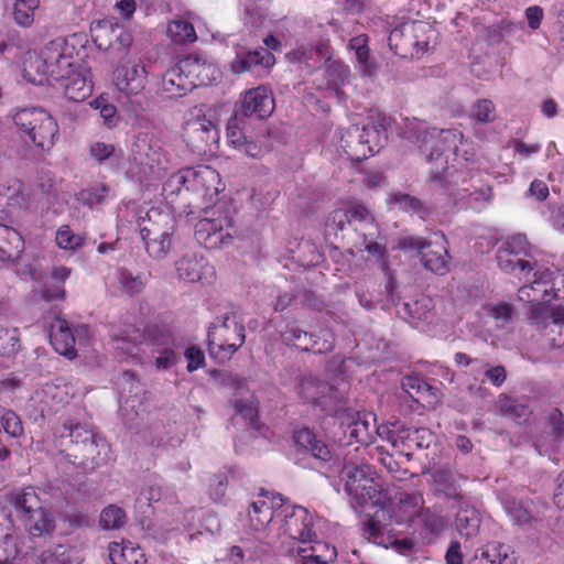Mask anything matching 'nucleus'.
Here are the masks:
<instances>
[{"mask_svg":"<svg viewBox=\"0 0 564 564\" xmlns=\"http://www.w3.org/2000/svg\"><path fill=\"white\" fill-rule=\"evenodd\" d=\"M399 247L404 251H417L424 268L431 272L444 275L449 270L448 242L443 232H435L431 240L405 237L400 240Z\"/></svg>","mask_w":564,"mask_h":564,"instance_id":"9","label":"nucleus"},{"mask_svg":"<svg viewBox=\"0 0 564 564\" xmlns=\"http://www.w3.org/2000/svg\"><path fill=\"white\" fill-rule=\"evenodd\" d=\"M349 434L359 443H366L370 438V424L364 414H358V420L354 422Z\"/></svg>","mask_w":564,"mask_h":564,"instance_id":"64","label":"nucleus"},{"mask_svg":"<svg viewBox=\"0 0 564 564\" xmlns=\"http://www.w3.org/2000/svg\"><path fill=\"white\" fill-rule=\"evenodd\" d=\"M464 134L457 129H436L433 128L426 132L420 151L424 154L429 162L433 163V167H442L447 170V156L445 152H453L455 156H460L459 145H464ZM473 153L467 150L464 151L462 156L468 161Z\"/></svg>","mask_w":564,"mask_h":564,"instance_id":"7","label":"nucleus"},{"mask_svg":"<svg viewBox=\"0 0 564 564\" xmlns=\"http://www.w3.org/2000/svg\"><path fill=\"white\" fill-rule=\"evenodd\" d=\"M278 517L283 522V533L290 539L302 543L315 540V519L306 508L292 506L284 499V506L278 511Z\"/></svg>","mask_w":564,"mask_h":564,"instance_id":"15","label":"nucleus"},{"mask_svg":"<svg viewBox=\"0 0 564 564\" xmlns=\"http://www.w3.org/2000/svg\"><path fill=\"white\" fill-rule=\"evenodd\" d=\"M166 34L176 44L194 43L197 34L194 25L187 20H172L167 24Z\"/></svg>","mask_w":564,"mask_h":564,"instance_id":"38","label":"nucleus"},{"mask_svg":"<svg viewBox=\"0 0 564 564\" xmlns=\"http://www.w3.org/2000/svg\"><path fill=\"white\" fill-rule=\"evenodd\" d=\"M274 55L265 48L238 54L230 63V70L234 74H242L252 70L257 66L270 68L274 65Z\"/></svg>","mask_w":564,"mask_h":564,"instance_id":"27","label":"nucleus"},{"mask_svg":"<svg viewBox=\"0 0 564 564\" xmlns=\"http://www.w3.org/2000/svg\"><path fill=\"white\" fill-rule=\"evenodd\" d=\"M126 512L116 505H109L102 509L99 517V524L105 530L120 529L126 523Z\"/></svg>","mask_w":564,"mask_h":564,"instance_id":"45","label":"nucleus"},{"mask_svg":"<svg viewBox=\"0 0 564 564\" xmlns=\"http://www.w3.org/2000/svg\"><path fill=\"white\" fill-rule=\"evenodd\" d=\"M187 169H183L172 174L163 184V192L166 197L180 195L183 192L188 194V175Z\"/></svg>","mask_w":564,"mask_h":564,"instance_id":"52","label":"nucleus"},{"mask_svg":"<svg viewBox=\"0 0 564 564\" xmlns=\"http://www.w3.org/2000/svg\"><path fill=\"white\" fill-rule=\"evenodd\" d=\"M24 249L21 234L7 225L0 224V261H15Z\"/></svg>","mask_w":564,"mask_h":564,"instance_id":"29","label":"nucleus"},{"mask_svg":"<svg viewBox=\"0 0 564 564\" xmlns=\"http://www.w3.org/2000/svg\"><path fill=\"white\" fill-rule=\"evenodd\" d=\"M210 70L215 69L199 57L185 56L162 75V89L173 97L184 96L195 87L208 85Z\"/></svg>","mask_w":564,"mask_h":564,"instance_id":"3","label":"nucleus"},{"mask_svg":"<svg viewBox=\"0 0 564 564\" xmlns=\"http://www.w3.org/2000/svg\"><path fill=\"white\" fill-rule=\"evenodd\" d=\"M284 506V497L280 494L261 491L250 502L247 517L249 525L254 531H261L274 519H279L278 511Z\"/></svg>","mask_w":564,"mask_h":564,"instance_id":"17","label":"nucleus"},{"mask_svg":"<svg viewBox=\"0 0 564 564\" xmlns=\"http://www.w3.org/2000/svg\"><path fill=\"white\" fill-rule=\"evenodd\" d=\"M65 39L58 37L48 42L41 51L39 57L31 63V67L51 80H64L72 73L74 58L67 53Z\"/></svg>","mask_w":564,"mask_h":564,"instance_id":"11","label":"nucleus"},{"mask_svg":"<svg viewBox=\"0 0 564 564\" xmlns=\"http://www.w3.org/2000/svg\"><path fill=\"white\" fill-rule=\"evenodd\" d=\"M387 527L381 524L377 517L368 519L364 524L362 535L370 542L387 547L392 543L391 538L386 534Z\"/></svg>","mask_w":564,"mask_h":564,"instance_id":"42","label":"nucleus"},{"mask_svg":"<svg viewBox=\"0 0 564 564\" xmlns=\"http://www.w3.org/2000/svg\"><path fill=\"white\" fill-rule=\"evenodd\" d=\"M18 555L14 536L8 527L0 524V564H8Z\"/></svg>","mask_w":564,"mask_h":564,"instance_id":"50","label":"nucleus"},{"mask_svg":"<svg viewBox=\"0 0 564 564\" xmlns=\"http://www.w3.org/2000/svg\"><path fill=\"white\" fill-rule=\"evenodd\" d=\"M37 564H77L70 552L63 545H57L54 550L43 551L39 556Z\"/></svg>","mask_w":564,"mask_h":564,"instance_id":"53","label":"nucleus"},{"mask_svg":"<svg viewBox=\"0 0 564 564\" xmlns=\"http://www.w3.org/2000/svg\"><path fill=\"white\" fill-rule=\"evenodd\" d=\"M1 429L12 438H20L23 433V423L21 417L11 409H8L0 417Z\"/></svg>","mask_w":564,"mask_h":564,"instance_id":"54","label":"nucleus"},{"mask_svg":"<svg viewBox=\"0 0 564 564\" xmlns=\"http://www.w3.org/2000/svg\"><path fill=\"white\" fill-rule=\"evenodd\" d=\"M184 138L194 151L206 153L219 141V130L214 121L207 118L203 106L193 107L186 115Z\"/></svg>","mask_w":564,"mask_h":564,"instance_id":"10","label":"nucleus"},{"mask_svg":"<svg viewBox=\"0 0 564 564\" xmlns=\"http://www.w3.org/2000/svg\"><path fill=\"white\" fill-rule=\"evenodd\" d=\"M245 341V326L235 316L226 315L220 324L208 329V351L218 362L230 360Z\"/></svg>","mask_w":564,"mask_h":564,"instance_id":"8","label":"nucleus"},{"mask_svg":"<svg viewBox=\"0 0 564 564\" xmlns=\"http://www.w3.org/2000/svg\"><path fill=\"white\" fill-rule=\"evenodd\" d=\"M147 84L148 70L141 61L120 63L113 70V85L128 99L139 96Z\"/></svg>","mask_w":564,"mask_h":564,"instance_id":"19","label":"nucleus"},{"mask_svg":"<svg viewBox=\"0 0 564 564\" xmlns=\"http://www.w3.org/2000/svg\"><path fill=\"white\" fill-rule=\"evenodd\" d=\"M481 519L475 508H460L455 517V525L458 533L466 540L476 538L479 533Z\"/></svg>","mask_w":564,"mask_h":564,"instance_id":"35","label":"nucleus"},{"mask_svg":"<svg viewBox=\"0 0 564 564\" xmlns=\"http://www.w3.org/2000/svg\"><path fill=\"white\" fill-rule=\"evenodd\" d=\"M432 32L431 25L426 22H404L391 30L388 45L401 58L419 57L429 50Z\"/></svg>","mask_w":564,"mask_h":564,"instance_id":"6","label":"nucleus"},{"mask_svg":"<svg viewBox=\"0 0 564 564\" xmlns=\"http://www.w3.org/2000/svg\"><path fill=\"white\" fill-rule=\"evenodd\" d=\"M470 117L478 123H490L497 117L496 107L491 100L480 99L473 106Z\"/></svg>","mask_w":564,"mask_h":564,"instance_id":"55","label":"nucleus"},{"mask_svg":"<svg viewBox=\"0 0 564 564\" xmlns=\"http://www.w3.org/2000/svg\"><path fill=\"white\" fill-rule=\"evenodd\" d=\"M499 249L506 250L512 257L524 258L529 253V242L524 235H516L508 238Z\"/></svg>","mask_w":564,"mask_h":564,"instance_id":"60","label":"nucleus"},{"mask_svg":"<svg viewBox=\"0 0 564 564\" xmlns=\"http://www.w3.org/2000/svg\"><path fill=\"white\" fill-rule=\"evenodd\" d=\"M508 551L509 546L502 543H488L476 550L468 564H513Z\"/></svg>","mask_w":564,"mask_h":564,"instance_id":"32","label":"nucleus"},{"mask_svg":"<svg viewBox=\"0 0 564 564\" xmlns=\"http://www.w3.org/2000/svg\"><path fill=\"white\" fill-rule=\"evenodd\" d=\"M313 545L307 549H300L299 554L304 560V564H329L337 558V550L328 542L317 541V536L312 542Z\"/></svg>","mask_w":564,"mask_h":564,"instance_id":"33","label":"nucleus"},{"mask_svg":"<svg viewBox=\"0 0 564 564\" xmlns=\"http://www.w3.org/2000/svg\"><path fill=\"white\" fill-rule=\"evenodd\" d=\"M118 281L122 290L129 295L139 294L144 288L142 279L139 275H133L127 269H121L119 271Z\"/></svg>","mask_w":564,"mask_h":564,"instance_id":"59","label":"nucleus"},{"mask_svg":"<svg viewBox=\"0 0 564 564\" xmlns=\"http://www.w3.org/2000/svg\"><path fill=\"white\" fill-rule=\"evenodd\" d=\"M151 258L163 259L172 248V237H141Z\"/></svg>","mask_w":564,"mask_h":564,"instance_id":"49","label":"nucleus"},{"mask_svg":"<svg viewBox=\"0 0 564 564\" xmlns=\"http://www.w3.org/2000/svg\"><path fill=\"white\" fill-rule=\"evenodd\" d=\"M93 40L99 50L123 52L133 42L132 34L113 18H105L93 29Z\"/></svg>","mask_w":564,"mask_h":564,"instance_id":"16","label":"nucleus"},{"mask_svg":"<svg viewBox=\"0 0 564 564\" xmlns=\"http://www.w3.org/2000/svg\"><path fill=\"white\" fill-rule=\"evenodd\" d=\"M243 120L245 118L241 115L235 113L227 121V142L235 149H241L242 144L248 138L245 133Z\"/></svg>","mask_w":564,"mask_h":564,"instance_id":"43","label":"nucleus"},{"mask_svg":"<svg viewBox=\"0 0 564 564\" xmlns=\"http://www.w3.org/2000/svg\"><path fill=\"white\" fill-rule=\"evenodd\" d=\"M343 473L346 478L345 490L356 507H364L368 501L379 502L380 489L370 465H345Z\"/></svg>","mask_w":564,"mask_h":564,"instance_id":"12","label":"nucleus"},{"mask_svg":"<svg viewBox=\"0 0 564 564\" xmlns=\"http://www.w3.org/2000/svg\"><path fill=\"white\" fill-rule=\"evenodd\" d=\"M432 480L436 490L442 492L447 499L460 501L463 495L460 492V486L458 478H464L448 467H440L432 471Z\"/></svg>","mask_w":564,"mask_h":564,"instance_id":"28","label":"nucleus"},{"mask_svg":"<svg viewBox=\"0 0 564 564\" xmlns=\"http://www.w3.org/2000/svg\"><path fill=\"white\" fill-rule=\"evenodd\" d=\"M484 312L502 325L511 322L513 315L512 305L507 302L489 303L482 306Z\"/></svg>","mask_w":564,"mask_h":564,"instance_id":"56","label":"nucleus"},{"mask_svg":"<svg viewBox=\"0 0 564 564\" xmlns=\"http://www.w3.org/2000/svg\"><path fill=\"white\" fill-rule=\"evenodd\" d=\"M90 106L95 110L99 111V115L104 119L106 124L111 126L115 123L117 108L109 101L108 97L100 95L90 102Z\"/></svg>","mask_w":564,"mask_h":564,"instance_id":"61","label":"nucleus"},{"mask_svg":"<svg viewBox=\"0 0 564 564\" xmlns=\"http://www.w3.org/2000/svg\"><path fill=\"white\" fill-rule=\"evenodd\" d=\"M141 237H172L175 229L173 216L165 210L152 207L144 217H139Z\"/></svg>","mask_w":564,"mask_h":564,"instance_id":"20","label":"nucleus"},{"mask_svg":"<svg viewBox=\"0 0 564 564\" xmlns=\"http://www.w3.org/2000/svg\"><path fill=\"white\" fill-rule=\"evenodd\" d=\"M424 499L419 491H398L394 496L393 520L397 524L412 522L423 510Z\"/></svg>","mask_w":564,"mask_h":564,"instance_id":"22","label":"nucleus"},{"mask_svg":"<svg viewBox=\"0 0 564 564\" xmlns=\"http://www.w3.org/2000/svg\"><path fill=\"white\" fill-rule=\"evenodd\" d=\"M452 182L455 185H458L459 182L463 184L462 189H451L449 192V197L457 204L467 202L474 192L471 184L479 185L481 181L467 172L453 170Z\"/></svg>","mask_w":564,"mask_h":564,"instance_id":"39","label":"nucleus"},{"mask_svg":"<svg viewBox=\"0 0 564 564\" xmlns=\"http://www.w3.org/2000/svg\"><path fill=\"white\" fill-rule=\"evenodd\" d=\"M281 338L288 346L314 354H326L335 347V335L330 329H321L318 335H314L302 329L295 322L285 325Z\"/></svg>","mask_w":564,"mask_h":564,"instance_id":"14","label":"nucleus"},{"mask_svg":"<svg viewBox=\"0 0 564 564\" xmlns=\"http://www.w3.org/2000/svg\"><path fill=\"white\" fill-rule=\"evenodd\" d=\"M64 79V95L68 100L80 102L90 96L93 85L82 75L69 73Z\"/></svg>","mask_w":564,"mask_h":564,"instance_id":"36","label":"nucleus"},{"mask_svg":"<svg viewBox=\"0 0 564 564\" xmlns=\"http://www.w3.org/2000/svg\"><path fill=\"white\" fill-rule=\"evenodd\" d=\"M505 510L516 524H527L532 520L530 511L523 506L522 501L517 499H507Z\"/></svg>","mask_w":564,"mask_h":564,"instance_id":"57","label":"nucleus"},{"mask_svg":"<svg viewBox=\"0 0 564 564\" xmlns=\"http://www.w3.org/2000/svg\"><path fill=\"white\" fill-rule=\"evenodd\" d=\"M188 194L193 195L188 207L202 209L209 207L220 192L221 180L219 173L205 165L197 169L187 167Z\"/></svg>","mask_w":564,"mask_h":564,"instance_id":"13","label":"nucleus"},{"mask_svg":"<svg viewBox=\"0 0 564 564\" xmlns=\"http://www.w3.org/2000/svg\"><path fill=\"white\" fill-rule=\"evenodd\" d=\"M30 198L25 192L24 184L18 178H10L0 183V207L3 208H26Z\"/></svg>","mask_w":564,"mask_h":564,"instance_id":"30","label":"nucleus"},{"mask_svg":"<svg viewBox=\"0 0 564 564\" xmlns=\"http://www.w3.org/2000/svg\"><path fill=\"white\" fill-rule=\"evenodd\" d=\"M17 516L33 536L50 534L55 529L52 512L46 509L33 487H26L13 497Z\"/></svg>","mask_w":564,"mask_h":564,"instance_id":"5","label":"nucleus"},{"mask_svg":"<svg viewBox=\"0 0 564 564\" xmlns=\"http://www.w3.org/2000/svg\"><path fill=\"white\" fill-rule=\"evenodd\" d=\"M293 438L299 452L310 454L322 464L329 463L333 459V452L329 445L308 427L296 430Z\"/></svg>","mask_w":564,"mask_h":564,"instance_id":"21","label":"nucleus"},{"mask_svg":"<svg viewBox=\"0 0 564 564\" xmlns=\"http://www.w3.org/2000/svg\"><path fill=\"white\" fill-rule=\"evenodd\" d=\"M13 121L24 139L41 152H50L59 135L56 119L42 108H24L19 110Z\"/></svg>","mask_w":564,"mask_h":564,"instance_id":"2","label":"nucleus"},{"mask_svg":"<svg viewBox=\"0 0 564 564\" xmlns=\"http://www.w3.org/2000/svg\"><path fill=\"white\" fill-rule=\"evenodd\" d=\"M111 564H147L144 551L129 540L111 542L108 545Z\"/></svg>","mask_w":564,"mask_h":564,"instance_id":"26","label":"nucleus"},{"mask_svg":"<svg viewBox=\"0 0 564 564\" xmlns=\"http://www.w3.org/2000/svg\"><path fill=\"white\" fill-rule=\"evenodd\" d=\"M144 340L153 346L171 347L174 343L172 330L163 324H149L144 328Z\"/></svg>","mask_w":564,"mask_h":564,"instance_id":"41","label":"nucleus"},{"mask_svg":"<svg viewBox=\"0 0 564 564\" xmlns=\"http://www.w3.org/2000/svg\"><path fill=\"white\" fill-rule=\"evenodd\" d=\"M39 7L40 0H15L12 11L14 22L21 28H31Z\"/></svg>","mask_w":564,"mask_h":564,"instance_id":"40","label":"nucleus"},{"mask_svg":"<svg viewBox=\"0 0 564 564\" xmlns=\"http://www.w3.org/2000/svg\"><path fill=\"white\" fill-rule=\"evenodd\" d=\"M453 171H451L447 165V170H442V167H432L431 169V180L437 184L442 188L443 193L449 197L451 189H462L463 184L459 182L458 185L455 183H451Z\"/></svg>","mask_w":564,"mask_h":564,"instance_id":"58","label":"nucleus"},{"mask_svg":"<svg viewBox=\"0 0 564 564\" xmlns=\"http://www.w3.org/2000/svg\"><path fill=\"white\" fill-rule=\"evenodd\" d=\"M204 217L195 225L196 241L206 249L215 250L230 245L234 239L235 221L227 207H204Z\"/></svg>","mask_w":564,"mask_h":564,"instance_id":"4","label":"nucleus"},{"mask_svg":"<svg viewBox=\"0 0 564 564\" xmlns=\"http://www.w3.org/2000/svg\"><path fill=\"white\" fill-rule=\"evenodd\" d=\"M50 341L57 354L68 359H74L77 356L75 336L65 318L56 317L51 324Z\"/></svg>","mask_w":564,"mask_h":564,"instance_id":"23","label":"nucleus"},{"mask_svg":"<svg viewBox=\"0 0 564 564\" xmlns=\"http://www.w3.org/2000/svg\"><path fill=\"white\" fill-rule=\"evenodd\" d=\"M85 240L84 235L74 234L68 225H62L55 235L56 245L64 250L75 251L84 246Z\"/></svg>","mask_w":564,"mask_h":564,"instance_id":"46","label":"nucleus"},{"mask_svg":"<svg viewBox=\"0 0 564 564\" xmlns=\"http://www.w3.org/2000/svg\"><path fill=\"white\" fill-rule=\"evenodd\" d=\"M65 436L69 437L70 445L62 453H65L68 463L84 471H93L112 460L111 446L107 440L79 423H64L61 437Z\"/></svg>","mask_w":564,"mask_h":564,"instance_id":"1","label":"nucleus"},{"mask_svg":"<svg viewBox=\"0 0 564 564\" xmlns=\"http://www.w3.org/2000/svg\"><path fill=\"white\" fill-rule=\"evenodd\" d=\"M381 131L375 124L364 127L358 134L359 144L362 145V150L360 154H356V160H360L379 152L381 148Z\"/></svg>","mask_w":564,"mask_h":564,"instance_id":"37","label":"nucleus"},{"mask_svg":"<svg viewBox=\"0 0 564 564\" xmlns=\"http://www.w3.org/2000/svg\"><path fill=\"white\" fill-rule=\"evenodd\" d=\"M20 332L15 327H0V356L11 357L20 350Z\"/></svg>","mask_w":564,"mask_h":564,"instance_id":"44","label":"nucleus"},{"mask_svg":"<svg viewBox=\"0 0 564 564\" xmlns=\"http://www.w3.org/2000/svg\"><path fill=\"white\" fill-rule=\"evenodd\" d=\"M329 390L330 387L327 382L311 375L303 377L296 386V393L299 398L303 402L313 405H322V400L326 397V393Z\"/></svg>","mask_w":564,"mask_h":564,"instance_id":"31","label":"nucleus"},{"mask_svg":"<svg viewBox=\"0 0 564 564\" xmlns=\"http://www.w3.org/2000/svg\"><path fill=\"white\" fill-rule=\"evenodd\" d=\"M274 107L272 90L265 85H259L241 94L237 113L262 121L272 115Z\"/></svg>","mask_w":564,"mask_h":564,"instance_id":"18","label":"nucleus"},{"mask_svg":"<svg viewBox=\"0 0 564 564\" xmlns=\"http://www.w3.org/2000/svg\"><path fill=\"white\" fill-rule=\"evenodd\" d=\"M471 187H474V192L469 199L463 204L464 207L480 209L491 202L494 193L490 185L480 182L479 185L471 184Z\"/></svg>","mask_w":564,"mask_h":564,"instance_id":"51","label":"nucleus"},{"mask_svg":"<svg viewBox=\"0 0 564 564\" xmlns=\"http://www.w3.org/2000/svg\"><path fill=\"white\" fill-rule=\"evenodd\" d=\"M178 276L188 282H198L214 275V267L209 265L204 257L187 253L176 262Z\"/></svg>","mask_w":564,"mask_h":564,"instance_id":"24","label":"nucleus"},{"mask_svg":"<svg viewBox=\"0 0 564 564\" xmlns=\"http://www.w3.org/2000/svg\"><path fill=\"white\" fill-rule=\"evenodd\" d=\"M394 202L405 212H413L421 219H426L431 209L421 199L409 194L398 193L393 196Z\"/></svg>","mask_w":564,"mask_h":564,"instance_id":"47","label":"nucleus"},{"mask_svg":"<svg viewBox=\"0 0 564 564\" xmlns=\"http://www.w3.org/2000/svg\"><path fill=\"white\" fill-rule=\"evenodd\" d=\"M496 258L498 267L508 273H512L517 269H520V271L528 272L533 270V267L528 260L520 257H512V254L508 253L506 250L498 249Z\"/></svg>","mask_w":564,"mask_h":564,"instance_id":"48","label":"nucleus"},{"mask_svg":"<svg viewBox=\"0 0 564 564\" xmlns=\"http://www.w3.org/2000/svg\"><path fill=\"white\" fill-rule=\"evenodd\" d=\"M160 151L159 140L151 132H140L131 148L133 160L141 165L149 166H152L154 162H160Z\"/></svg>","mask_w":564,"mask_h":564,"instance_id":"25","label":"nucleus"},{"mask_svg":"<svg viewBox=\"0 0 564 564\" xmlns=\"http://www.w3.org/2000/svg\"><path fill=\"white\" fill-rule=\"evenodd\" d=\"M388 441L402 455L411 458L416 449L414 441V427L399 426L393 424V429L388 432Z\"/></svg>","mask_w":564,"mask_h":564,"instance_id":"34","label":"nucleus"},{"mask_svg":"<svg viewBox=\"0 0 564 564\" xmlns=\"http://www.w3.org/2000/svg\"><path fill=\"white\" fill-rule=\"evenodd\" d=\"M265 135H261V139L252 140L248 139L242 144L240 151H242L246 155L253 159H261L269 152V145L264 141Z\"/></svg>","mask_w":564,"mask_h":564,"instance_id":"62","label":"nucleus"},{"mask_svg":"<svg viewBox=\"0 0 564 564\" xmlns=\"http://www.w3.org/2000/svg\"><path fill=\"white\" fill-rule=\"evenodd\" d=\"M108 195V187L104 184L83 191L80 193L84 204L89 207L104 204Z\"/></svg>","mask_w":564,"mask_h":564,"instance_id":"63","label":"nucleus"}]
</instances>
